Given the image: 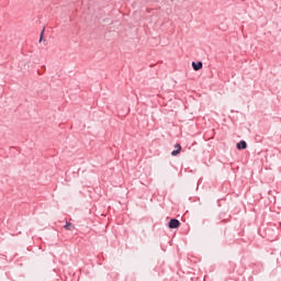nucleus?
Returning <instances> with one entry per match:
<instances>
[{
	"label": "nucleus",
	"mask_w": 281,
	"mask_h": 281,
	"mask_svg": "<svg viewBox=\"0 0 281 281\" xmlns=\"http://www.w3.org/2000/svg\"><path fill=\"white\" fill-rule=\"evenodd\" d=\"M175 148H176V150L171 151L172 157H177V155H179L181 153V145L180 144H176Z\"/></svg>",
	"instance_id": "2"
},
{
	"label": "nucleus",
	"mask_w": 281,
	"mask_h": 281,
	"mask_svg": "<svg viewBox=\"0 0 281 281\" xmlns=\"http://www.w3.org/2000/svg\"><path fill=\"white\" fill-rule=\"evenodd\" d=\"M237 148L238 150H245V148H247V142L241 140L237 144Z\"/></svg>",
	"instance_id": "4"
},
{
	"label": "nucleus",
	"mask_w": 281,
	"mask_h": 281,
	"mask_svg": "<svg viewBox=\"0 0 281 281\" xmlns=\"http://www.w3.org/2000/svg\"><path fill=\"white\" fill-rule=\"evenodd\" d=\"M181 225V222H179V220H170L169 222V227L170 229H177V227H179Z\"/></svg>",
	"instance_id": "1"
},
{
	"label": "nucleus",
	"mask_w": 281,
	"mask_h": 281,
	"mask_svg": "<svg viewBox=\"0 0 281 281\" xmlns=\"http://www.w3.org/2000/svg\"><path fill=\"white\" fill-rule=\"evenodd\" d=\"M192 67H193L194 71H199L200 69H203V63L199 61L196 64V63L193 61Z\"/></svg>",
	"instance_id": "3"
},
{
	"label": "nucleus",
	"mask_w": 281,
	"mask_h": 281,
	"mask_svg": "<svg viewBox=\"0 0 281 281\" xmlns=\"http://www.w3.org/2000/svg\"><path fill=\"white\" fill-rule=\"evenodd\" d=\"M65 229H67V232H74V229H76V226H74V224L67 222L65 225Z\"/></svg>",
	"instance_id": "5"
},
{
	"label": "nucleus",
	"mask_w": 281,
	"mask_h": 281,
	"mask_svg": "<svg viewBox=\"0 0 281 281\" xmlns=\"http://www.w3.org/2000/svg\"><path fill=\"white\" fill-rule=\"evenodd\" d=\"M43 36H45V29H43L42 32H41L40 43L43 42Z\"/></svg>",
	"instance_id": "6"
}]
</instances>
